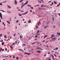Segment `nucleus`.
Wrapping results in <instances>:
<instances>
[{
  "mask_svg": "<svg viewBox=\"0 0 60 60\" xmlns=\"http://www.w3.org/2000/svg\"><path fill=\"white\" fill-rule=\"evenodd\" d=\"M15 4H16V5H17V1L16 0H15Z\"/></svg>",
  "mask_w": 60,
  "mask_h": 60,
  "instance_id": "obj_4",
  "label": "nucleus"
},
{
  "mask_svg": "<svg viewBox=\"0 0 60 60\" xmlns=\"http://www.w3.org/2000/svg\"><path fill=\"white\" fill-rule=\"evenodd\" d=\"M47 35H45L44 37V38H46V37H47Z\"/></svg>",
  "mask_w": 60,
  "mask_h": 60,
  "instance_id": "obj_29",
  "label": "nucleus"
},
{
  "mask_svg": "<svg viewBox=\"0 0 60 60\" xmlns=\"http://www.w3.org/2000/svg\"><path fill=\"white\" fill-rule=\"evenodd\" d=\"M53 2H52V4H50V5H51V6H52V5H53Z\"/></svg>",
  "mask_w": 60,
  "mask_h": 60,
  "instance_id": "obj_17",
  "label": "nucleus"
},
{
  "mask_svg": "<svg viewBox=\"0 0 60 60\" xmlns=\"http://www.w3.org/2000/svg\"><path fill=\"white\" fill-rule=\"evenodd\" d=\"M47 27V26H45L44 27V28H46Z\"/></svg>",
  "mask_w": 60,
  "mask_h": 60,
  "instance_id": "obj_55",
  "label": "nucleus"
},
{
  "mask_svg": "<svg viewBox=\"0 0 60 60\" xmlns=\"http://www.w3.org/2000/svg\"><path fill=\"white\" fill-rule=\"evenodd\" d=\"M10 47L11 49H12L13 48V47H12L11 45H10Z\"/></svg>",
  "mask_w": 60,
  "mask_h": 60,
  "instance_id": "obj_28",
  "label": "nucleus"
},
{
  "mask_svg": "<svg viewBox=\"0 0 60 60\" xmlns=\"http://www.w3.org/2000/svg\"><path fill=\"white\" fill-rule=\"evenodd\" d=\"M35 42H34L32 43L31 44H32V45H33V44H35Z\"/></svg>",
  "mask_w": 60,
  "mask_h": 60,
  "instance_id": "obj_26",
  "label": "nucleus"
},
{
  "mask_svg": "<svg viewBox=\"0 0 60 60\" xmlns=\"http://www.w3.org/2000/svg\"><path fill=\"white\" fill-rule=\"evenodd\" d=\"M39 32H40V30H38V32H37V33H39Z\"/></svg>",
  "mask_w": 60,
  "mask_h": 60,
  "instance_id": "obj_40",
  "label": "nucleus"
},
{
  "mask_svg": "<svg viewBox=\"0 0 60 60\" xmlns=\"http://www.w3.org/2000/svg\"><path fill=\"white\" fill-rule=\"evenodd\" d=\"M19 50L20 51H24L22 49H19Z\"/></svg>",
  "mask_w": 60,
  "mask_h": 60,
  "instance_id": "obj_12",
  "label": "nucleus"
},
{
  "mask_svg": "<svg viewBox=\"0 0 60 60\" xmlns=\"http://www.w3.org/2000/svg\"><path fill=\"white\" fill-rule=\"evenodd\" d=\"M16 57V59H17V60H19V57Z\"/></svg>",
  "mask_w": 60,
  "mask_h": 60,
  "instance_id": "obj_24",
  "label": "nucleus"
},
{
  "mask_svg": "<svg viewBox=\"0 0 60 60\" xmlns=\"http://www.w3.org/2000/svg\"><path fill=\"white\" fill-rule=\"evenodd\" d=\"M15 44H17V42L16 41H15Z\"/></svg>",
  "mask_w": 60,
  "mask_h": 60,
  "instance_id": "obj_48",
  "label": "nucleus"
},
{
  "mask_svg": "<svg viewBox=\"0 0 60 60\" xmlns=\"http://www.w3.org/2000/svg\"><path fill=\"white\" fill-rule=\"evenodd\" d=\"M6 22H7L8 24H11V22H10L8 21H6Z\"/></svg>",
  "mask_w": 60,
  "mask_h": 60,
  "instance_id": "obj_6",
  "label": "nucleus"
},
{
  "mask_svg": "<svg viewBox=\"0 0 60 60\" xmlns=\"http://www.w3.org/2000/svg\"><path fill=\"white\" fill-rule=\"evenodd\" d=\"M38 26L37 25L36 26V28H37V29H38Z\"/></svg>",
  "mask_w": 60,
  "mask_h": 60,
  "instance_id": "obj_39",
  "label": "nucleus"
},
{
  "mask_svg": "<svg viewBox=\"0 0 60 60\" xmlns=\"http://www.w3.org/2000/svg\"><path fill=\"white\" fill-rule=\"evenodd\" d=\"M22 45H23V46H26V45L25 44H23Z\"/></svg>",
  "mask_w": 60,
  "mask_h": 60,
  "instance_id": "obj_46",
  "label": "nucleus"
},
{
  "mask_svg": "<svg viewBox=\"0 0 60 60\" xmlns=\"http://www.w3.org/2000/svg\"><path fill=\"white\" fill-rule=\"evenodd\" d=\"M24 54H28V52H25V53Z\"/></svg>",
  "mask_w": 60,
  "mask_h": 60,
  "instance_id": "obj_33",
  "label": "nucleus"
},
{
  "mask_svg": "<svg viewBox=\"0 0 60 60\" xmlns=\"http://www.w3.org/2000/svg\"><path fill=\"white\" fill-rule=\"evenodd\" d=\"M16 35V34L15 33V34H14V37H15V36Z\"/></svg>",
  "mask_w": 60,
  "mask_h": 60,
  "instance_id": "obj_41",
  "label": "nucleus"
},
{
  "mask_svg": "<svg viewBox=\"0 0 60 60\" xmlns=\"http://www.w3.org/2000/svg\"><path fill=\"white\" fill-rule=\"evenodd\" d=\"M6 2V1H4L3 2H2V3H5Z\"/></svg>",
  "mask_w": 60,
  "mask_h": 60,
  "instance_id": "obj_18",
  "label": "nucleus"
},
{
  "mask_svg": "<svg viewBox=\"0 0 60 60\" xmlns=\"http://www.w3.org/2000/svg\"><path fill=\"white\" fill-rule=\"evenodd\" d=\"M37 34L38 35H39V33H37Z\"/></svg>",
  "mask_w": 60,
  "mask_h": 60,
  "instance_id": "obj_50",
  "label": "nucleus"
},
{
  "mask_svg": "<svg viewBox=\"0 0 60 60\" xmlns=\"http://www.w3.org/2000/svg\"><path fill=\"white\" fill-rule=\"evenodd\" d=\"M53 26V28H55V26Z\"/></svg>",
  "mask_w": 60,
  "mask_h": 60,
  "instance_id": "obj_62",
  "label": "nucleus"
},
{
  "mask_svg": "<svg viewBox=\"0 0 60 60\" xmlns=\"http://www.w3.org/2000/svg\"><path fill=\"white\" fill-rule=\"evenodd\" d=\"M38 37L37 35H36L35 36V37Z\"/></svg>",
  "mask_w": 60,
  "mask_h": 60,
  "instance_id": "obj_56",
  "label": "nucleus"
},
{
  "mask_svg": "<svg viewBox=\"0 0 60 60\" xmlns=\"http://www.w3.org/2000/svg\"><path fill=\"white\" fill-rule=\"evenodd\" d=\"M27 6H29V7H31V5H27Z\"/></svg>",
  "mask_w": 60,
  "mask_h": 60,
  "instance_id": "obj_16",
  "label": "nucleus"
},
{
  "mask_svg": "<svg viewBox=\"0 0 60 60\" xmlns=\"http://www.w3.org/2000/svg\"><path fill=\"white\" fill-rule=\"evenodd\" d=\"M7 7L8 8H9V9H11V8H12L11 7V6H10L9 5H8Z\"/></svg>",
  "mask_w": 60,
  "mask_h": 60,
  "instance_id": "obj_5",
  "label": "nucleus"
},
{
  "mask_svg": "<svg viewBox=\"0 0 60 60\" xmlns=\"http://www.w3.org/2000/svg\"><path fill=\"white\" fill-rule=\"evenodd\" d=\"M28 0H27L26 1V2L25 3L22 5V6L21 7V8H22L23 7V6H24L25 5H26V4H28Z\"/></svg>",
  "mask_w": 60,
  "mask_h": 60,
  "instance_id": "obj_2",
  "label": "nucleus"
},
{
  "mask_svg": "<svg viewBox=\"0 0 60 60\" xmlns=\"http://www.w3.org/2000/svg\"><path fill=\"white\" fill-rule=\"evenodd\" d=\"M30 12H32V10H30Z\"/></svg>",
  "mask_w": 60,
  "mask_h": 60,
  "instance_id": "obj_54",
  "label": "nucleus"
},
{
  "mask_svg": "<svg viewBox=\"0 0 60 60\" xmlns=\"http://www.w3.org/2000/svg\"><path fill=\"white\" fill-rule=\"evenodd\" d=\"M37 52L38 53H41V52L40 51H37Z\"/></svg>",
  "mask_w": 60,
  "mask_h": 60,
  "instance_id": "obj_14",
  "label": "nucleus"
},
{
  "mask_svg": "<svg viewBox=\"0 0 60 60\" xmlns=\"http://www.w3.org/2000/svg\"><path fill=\"white\" fill-rule=\"evenodd\" d=\"M24 4V2H22V5Z\"/></svg>",
  "mask_w": 60,
  "mask_h": 60,
  "instance_id": "obj_52",
  "label": "nucleus"
},
{
  "mask_svg": "<svg viewBox=\"0 0 60 60\" xmlns=\"http://www.w3.org/2000/svg\"><path fill=\"white\" fill-rule=\"evenodd\" d=\"M0 11H2V12H5V11H4V10H0Z\"/></svg>",
  "mask_w": 60,
  "mask_h": 60,
  "instance_id": "obj_15",
  "label": "nucleus"
},
{
  "mask_svg": "<svg viewBox=\"0 0 60 60\" xmlns=\"http://www.w3.org/2000/svg\"><path fill=\"white\" fill-rule=\"evenodd\" d=\"M30 8L31 9H33L34 8V7H30Z\"/></svg>",
  "mask_w": 60,
  "mask_h": 60,
  "instance_id": "obj_22",
  "label": "nucleus"
},
{
  "mask_svg": "<svg viewBox=\"0 0 60 60\" xmlns=\"http://www.w3.org/2000/svg\"><path fill=\"white\" fill-rule=\"evenodd\" d=\"M28 55L29 56V55H30V53H28Z\"/></svg>",
  "mask_w": 60,
  "mask_h": 60,
  "instance_id": "obj_38",
  "label": "nucleus"
},
{
  "mask_svg": "<svg viewBox=\"0 0 60 60\" xmlns=\"http://www.w3.org/2000/svg\"><path fill=\"white\" fill-rule=\"evenodd\" d=\"M22 1H23L22 0H21L20 1V2L21 3V2H22Z\"/></svg>",
  "mask_w": 60,
  "mask_h": 60,
  "instance_id": "obj_53",
  "label": "nucleus"
},
{
  "mask_svg": "<svg viewBox=\"0 0 60 60\" xmlns=\"http://www.w3.org/2000/svg\"><path fill=\"white\" fill-rule=\"evenodd\" d=\"M54 56H55V57H56V54H54Z\"/></svg>",
  "mask_w": 60,
  "mask_h": 60,
  "instance_id": "obj_31",
  "label": "nucleus"
},
{
  "mask_svg": "<svg viewBox=\"0 0 60 60\" xmlns=\"http://www.w3.org/2000/svg\"><path fill=\"white\" fill-rule=\"evenodd\" d=\"M4 42H3L2 43H1V45H2V46H4Z\"/></svg>",
  "mask_w": 60,
  "mask_h": 60,
  "instance_id": "obj_11",
  "label": "nucleus"
},
{
  "mask_svg": "<svg viewBox=\"0 0 60 60\" xmlns=\"http://www.w3.org/2000/svg\"><path fill=\"white\" fill-rule=\"evenodd\" d=\"M52 58H53V59H54V56H53V55H52Z\"/></svg>",
  "mask_w": 60,
  "mask_h": 60,
  "instance_id": "obj_44",
  "label": "nucleus"
},
{
  "mask_svg": "<svg viewBox=\"0 0 60 60\" xmlns=\"http://www.w3.org/2000/svg\"><path fill=\"white\" fill-rule=\"evenodd\" d=\"M53 3H54L55 4H57V3H56V2L55 1H54Z\"/></svg>",
  "mask_w": 60,
  "mask_h": 60,
  "instance_id": "obj_23",
  "label": "nucleus"
},
{
  "mask_svg": "<svg viewBox=\"0 0 60 60\" xmlns=\"http://www.w3.org/2000/svg\"><path fill=\"white\" fill-rule=\"evenodd\" d=\"M37 49H41V48H37Z\"/></svg>",
  "mask_w": 60,
  "mask_h": 60,
  "instance_id": "obj_49",
  "label": "nucleus"
},
{
  "mask_svg": "<svg viewBox=\"0 0 60 60\" xmlns=\"http://www.w3.org/2000/svg\"><path fill=\"white\" fill-rule=\"evenodd\" d=\"M38 9H39V10H41V8L40 7H39L38 8Z\"/></svg>",
  "mask_w": 60,
  "mask_h": 60,
  "instance_id": "obj_37",
  "label": "nucleus"
},
{
  "mask_svg": "<svg viewBox=\"0 0 60 60\" xmlns=\"http://www.w3.org/2000/svg\"><path fill=\"white\" fill-rule=\"evenodd\" d=\"M55 49L56 50H57L58 49V47H56Z\"/></svg>",
  "mask_w": 60,
  "mask_h": 60,
  "instance_id": "obj_30",
  "label": "nucleus"
},
{
  "mask_svg": "<svg viewBox=\"0 0 60 60\" xmlns=\"http://www.w3.org/2000/svg\"><path fill=\"white\" fill-rule=\"evenodd\" d=\"M44 5H41V7H46V6H44Z\"/></svg>",
  "mask_w": 60,
  "mask_h": 60,
  "instance_id": "obj_13",
  "label": "nucleus"
},
{
  "mask_svg": "<svg viewBox=\"0 0 60 60\" xmlns=\"http://www.w3.org/2000/svg\"><path fill=\"white\" fill-rule=\"evenodd\" d=\"M0 17L1 19H2L3 17H2V14H1V13H0Z\"/></svg>",
  "mask_w": 60,
  "mask_h": 60,
  "instance_id": "obj_3",
  "label": "nucleus"
},
{
  "mask_svg": "<svg viewBox=\"0 0 60 60\" xmlns=\"http://www.w3.org/2000/svg\"><path fill=\"white\" fill-rule=\"evenodd\" d=\"M0 5H3V4L1 3H0Z\"/></svg>",
  "mask_w": 60,
  "mask_h": 60,
  "instance_id": "obj_34",
  "label": "nucleus"
},
{
  "mask_svg": "<svg viewBox=\"0 0 60 60\" xmlns=\"http://www.w3.org/2000/svg\"><path fill=\"white\" fill-rule=\"evenodd\" d=\"M51 36H52L50 38H53V34H52Z\"/></svg>",
  "mask_w": 60,
  "mask_h": 60,
  "instance_id": "obj_20",
  "label": "nucleus"
},
{
  "mask_svg": "<svg viewBox=\"0 0 60 60\" xmlns=\"http://www.w3.org/2000/svg\"><path fill=\"white\" fill-rule=\"evenodd\" d=\"M58 35H60V33H58Z\"/></svg>",
  "mask_w": 60,
  "mask_h": 60,
  "instance_id": "obj_61",
  "label": "nucleus"
},
{
  "mask_svg": "<svg viewBox=\"0 0 60 60\" xmlns=\"http://www.w3.org/2000/svg\"><path fill=\"white\" fill-rule=\"evenodd\" d=\"M3 25H4V22H2Z\"/></svg>",
  "mask_w": 60,
  "mask_h": 60,
  "instance_id": "obj_58",
  "label": "nucleus"
},
{
  "mask_svg": "<svg viewBox=\"0 0 60 60\" xmlns=\"http://www.w3.org/2000/svg\"><path fill=\"white\" fill-rule=\"evenodd\" d=\"M50 22L49 21H47L46 22V24L47 25H48V24H49V23H50Z\"/></svg>",
  "mask_w": 60,
  "mask_h": 60,
  "instance_id": "obj_7",
  "label": "nucleus"
},
{
  "mask_svg": "<svg viewBox=\"0 0 60 60\" xmlns=\"http://www.w3.org/2000/svg\"><path fill=\"white\" fill-rule=\"evenodd\" d=\"M22 20H23V21H25V19H22Z\"/></svg>",
  "mask_w": 60,
  "mask_h": 60,
  "instance_id": "obj_63",
  "label": "nucleus"
},
{
  "mask_svg": "<svg viewBox=\"0 0 60 60\" xmlns=\"http://www.w3.org/2000/svg\"><path fill=\"white\" fill-rule=\"evenodd\" d=\"M19 21V20H17L16 21V23H18V22Z\"/></svg>",
  "mask_w": 60,
  "mask_h": 60,
  "instance_id": "obj_35",
  "label": "nucleus"
},
{
  "mask_svg": "<svg viewBox=\"0 0 60 60\" xmlns=\"http://www.w3.org/2000/svg\"><path fill=\"white\" fill-rule=\"evenodd\" d=\"M2 51H4V49H2Z\"/></svg>",
  "mask_w": 60,
  "mask_h": 60,
  "instance_id": "obj_60",
  "label": "nucleus"
},
{
  "mask_svg": "<svg viewBox=\"0 0 60 60\" xmlns=\"http://www.w3.org/2000/svg\"><path fill=\"white\" fill-rule=\"evenodd\" d=\"M38 3H41L42 2L40 1L39 0H38Z\"/></svg>",
  "mask_w": 60,
  "mask_h": 60,
  "instance_id": "obj_8",
  "label": "nucleus"
},
{
  "mask_svg": "<svg viewBox=\"0 0 60 60\" xmlns=\"http://www.w3.org/2000/svg\"><path fill=\"white\" fill-rule=\"evenodd\" d=\"M46 47H47V48H48V47H49V46H48V45H46Z\"/></svg>",
  "mask_w": 60,
  "mask_h": 60,
  "instance_id": "obj_36",
  "label": "nucleus"
},
{
  "mask_svg": "<svg viewBox=\"0 0 60 60\" xmlns=\"http://www.w3.org/2000/svg\"><path fill=\"white\" fill-rule=\"evenodd\" d=\"M28 12V11H27L26 13L23 14H21L19 13L18 15L19 16H22V15H25Z\"/></svg>",
  "mask_w": 60,
  "mask_h": 60,
  "instance_id": "obj_1",
  "label": "nucleus"
},
{
  "mask_svg": "<svg viewBox=\"0 0 60 60\" xmlns=\"http://www.w3.org/2000/svg\"><path fill=\"white\" fill-rule=\"evenodd\" d=\"M20 37L21 38H22V36H20Z\"/></svg>",
  "mask_w": 60,
  "mask_h": 60,
  "instance_id": "obj_57",
  "label": "nucleus"
},
{
  "mask_svg": "<svg viewBox=\"0 0 60 60\" xmlns=\"http://www.w3.org/2000/svg\"><path fill=\"white\" fill-rule=\"evenodd\" d=\"M38 26H40V22H39V23L38 24Z\"/></svg>",
  "mask_w": 60,
  "mask_h": 60,
  "instance_id": "obj_43",
  "label": "nucleus"
},
{
  "mask_svg": "<svg viewBox=\"0 0 60 60\" xmlns=\"http://www.w3.org/2000/svg\"><path fill=\"white\" fill-rule=\"evenodd\" d=\"M38 3H41L42 2L40 1L39 0H38Z\"/></svg>",
  "mask_w": 60,
  "mask_h": 60,
  "instance_id": "obj_9",
  "label": "nucleus"
},
{
  "mask_svg": "<svg viewBox=\"0 0 60 60\" xmlns=\"http://www.w3.org/2000/svg\"><path fill=\"white\" fill-rule=\"evenodd\" d=\"M2 34H0V39H1L0 37H2Z\"/></svg>",
  "mask_w": 60,
  "mask_h": 60,
  "instance_id": "obj_19",
  "label": "nucleus"
},
{
  "mask_svg": "<svg viewBox=\"0 0 60 60\" xmlns=\"http://www.w3.org/2000/svg\"><path fill=\"white\" fill-rule=\"evenodd\" d=\"M12 45H15V43L14 42L12 44Z\"/></svg>",
  "mask_w": 60,
  "mask_h": 60,
  "instance_id": "obj_47",
  "label": "nucleus"
},
{
  "mask_svg": "<svg viewBox=\"0 0 60 60\" xmlns=\"http://www.w3.org/2000/svg\"><path fill=\"white\" fill-rule=\"evenodd\" d=\"M58 26H60V23L58 25Z\"/></svg>",
  "mask_w": 60,
  "mask_h": 60,
  "instance_id": "obj_64",
  "label": "nucleus"
},
{
  "mask_svg": "<svg viewBox=\"0 0 60 60\" xmlns=\"http://www.w3.org/2000/svg\"><path fill=\"white\" fill-rule=\"evenodd\" d=\"M28 23H31V21L30 20L28 22Z\"/></svg>",
  "mask_w": 60,
  "mask_h": 60,
  "instance_id": "obj_25",
  "label": "nucleus"
},
{
  "mask_svg": "<svg viewBox=\"0 0 60 60\" xmlns=\"http://www.w3.org/2000/svg\"><path fill=\"white\" fill-rule=\"evenodd\" d=\"M7 12H8V13H11V12L10 11H7Z\"/></svg>",
  "mask_w": 60,
  "mask_h": 60,
  "instance_id": "obj_27",
  "label": "nucleus"
},
{
  "mask_svg": "<svg viewBox=\"0 0 60 60\" xmlns=\"http://www.w3.org/2000/svg\"><path fill=\"white\" fill-rule=\"evenodd\" d=\"M7 37V36H6V35H5L4 36V37L5 38H6V37Z\"/></svg>",
  "mask_w": 60,
  "mask_h": 60,
  "instance_id": "obj_21",
  "label": "nucleus"
},
{
  "mask_svg": "<svg viewBox=\"0 0 60 60\" xmlns=\"http://www.w3.org/2000/svg\"><path fill=\"white\" fill-rule=\"evenodd\" d=\"M38 17H41L42 16H41V15H38Z\"/></svg>",
  "mask_w": 60,
  "mask_h": 60,
  "instance_id": "obj_42",
  "label": "nucleus"
},
{
  "mask_svg": "<svg viewBox=\"0 0 60 60\" xmlns=\"http://www.w3.org/2000/svg\"><path fill=\"white\" fill-rule=\"evenodd\" d=\"M38 3H41L42 2L40 1L39 0H38Z\"/></svg>",
  "mask_w": 60,
  "mask_h": 60,
  "instance_id": "obj_10",
  "label": "nucleus"
},
{
  "mask_svg": "<svg viewBox=\"0 0 60 60\" xmlns=\"http://www.w3.org/2000/svg\"><path fill=\"white\" fill-rule=\"evenodd\" d=\"M5 50L6 51H7V48H5Z\"/></svg>",
  "mask_w": 60,
  "mask_h": 60,
  "instance_id": "obj_32",
  "label": "nucleus"
},
{
  "mask_svg": "<svg viewBox=\"0 0 60 60\" xmlns=\"http://www.w3.org/2000/svg\"><path fill=\"white\" fill-rule=\"evenodd\" d=\"M54 18L53 17L52 18V21H54Z\"/></svg>",
  "mask_w": 60,
  "mask_h": 60,
  "instance_id": "obj_51",
  "label": "nucleus"
},
{
  "mask_svg": "<svg viewBox=\"0 0 60 60\" xmlns=\"http://www.w3.org/2000/svg\"><path fill=\"white\" fill-rule=\"evenodd\" d=\"M48 60H51L50 58H48Z\"/></svg>",
  "mask_w": 60,
  "mask_h": 60,
  "instance_id": "obj_59",
  "label": "nucleus"
},
{
  "mask_svg": "<svg viewBox=\"0 0 60 60\" xmlns=\"http://www.w3.org/2000/svg\"><path fill=\"white\" fill-rule=\"evenodd\" d=\"M51 2V0L48 1V3H49Z\"/></svg>",
  "mask_w": 60,
  "mask_h": 60,
  "instance_id": "obj_45",
  "label": "nucleus"
}]
</instances>
